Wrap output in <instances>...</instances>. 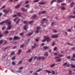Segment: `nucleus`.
I'll return each instance as SVG.
<instances>
[{
	"label": "nucleus",
	"instance_id": "f257e3e1",
	"mask_svg": "<svg viewBox=\"0 0 75 75\" xmlns=\"http://www.w3.org/2000/svg\"><path fill=\"white\" fill-rule=\"evenodd\" d=\"M3 23H8V24L9 25V26H8V28L6 29L7 30L11 29V27L12 26V25H11V22H9L8 20L1 23L0 24H3Z\"/></svg>",
	"mask_w": 75,
	"mask_h": 75
},
{
	"label": "nucleus",
	"instance_id": "f03ea898",
	"mask_svg": "<svg viewBox=\"0 0 75 75\" xmlns=\"http://www.w3.org/2000/svg\"><path fill=\"white\" fill-rule=\"evenodd\" d=\"M44 38H45L46 40H47V42H49V41H50L51 40V39H50V37L44 36Z\"/></svg>",
	"mask_w": 75,
	"mask_h": 75
},
{
	"label": "nucleus",
	"instance_id": "7ed1b4c3",
	"mask_svg": "<svg viewBox=\"0 0 75 75\" xmlns=\"http://www.w3.org/2000/svg\"><path fill=\"white\" fill-rule=\"evenodd\" d=\"M40 28H41V27H37L36 29L37 30L35 31V33H36V34H38V33H39V29H40Z\"/></svg>",
	"mask_w": 75,
	"mask_h": 75
},
{
	"label": "nucleus",
	"instance_id": "20e7f679",
	"mask_svg": "<svg viewBox=\"0 0 75 75\" xmlns=\"http://www.w3.org/2000/svg\"><path fill=\"white\" fill-rule=\"evenodd\" d=\"M57 37H58V35H52V38H57Z\"/></svg>",
	"mask_w": 75,
	"mask_h": 75
},
{
	"label": "nucleus",
	"instance_id": "39448f33",
	"mask_svg": "<svg viewBox=\"0 0 75 75\" xmlns=\"http://www.w3.org/2000/svg\"><path fill=\"white\" fill-rule=\"evenodd\" d=\"M20 38L16 36H15L13 38V40H19Z\"/></svg>",
	"mask_w": 75,
	"mask_h": 75
},
{
	"label": "nucleus",
	"instance_id": "423d86ee",
	"mask_svg": "<svg viewBox=\"0 0 75 75\" xmlns=\"http://www.w3.org/2000/svg\"><path fill=\"white\" fill-rule=\"evenodd\" d=\"M3 12H4L5 14H7V13H8V11H7L6 9L3 10Z\"/></svg>",
	"mask_w": 75,
	"mask_h": 75
},
{
	"label": "nucleus",
	"instance_id": "0eeeda50",
	"mask_svg": "<svg viewBox=\"0 0 75 75\" xmlns=\"http://www.w3.org/2000/svg\"><path fill=\"white\" fill-rule=\"evenodd\" d=\"M64 1L62 0H58L57 1V3H61L62 2H63Z\"/></svg>",
	"mask_w": 75,
	"mask_h": 75
},
{
	"label": "nucleus",
	"instance_id": "6e6552de",
	"mask_svg": "<svg viewBox=\"0 0 75 75\" xmlns=\"http://www.w3.org/2000/svg\"><path fill=\"white\" fill-rule=\"evenodd\" d=\"M21 10L23 11H27V10L23 8H21Z\"/></svg>",
	"mask_w": 75,
	"mask_h": 75
},
{
	"label": "nucleus",
	"instance_id": "1a4fd4ad",
	"mask_svg": "<svg viewBox=\"0 0 75 75\" xmlns=\"http://www.w3.org/2000/svg\"><path fill=\"white\" fill-rule=\"evenodd\" d=\"M44 71H45V72H47L48 74H50L51 73V72L50 71H48L47 70H45Z\"/></svg>",
	"mask_w": 75,
	"mask_h": 75
},
{
	"label": "nucleus",
	"instance_id": "9d476101",
	"mask_svg": "<svg viewBox=\"0 0 75 75\" xmlns=\"http://www.w3.org/2000/svg\"><path fill=\"white\" fill-rule=\"evenodd\" d=\"M38 4H41V5H43V4H45V3L44 2L39 3Z\"/></svg>",
	"mask_w": 75,
	"mask_h": 75
},
{
	"label": "nucleus",
	"instance_id": "9b49d317",
	"mask_svg": "<svg viewBox=\"0 0 75 75\" xmlns=\"http://www.w3.org/2000/svg\"><path fill=\"white\" fill-rule=\"evenodd\" d=\"M71 66L72 68H75V66L74 65L72 64H71Z\"/></svg>",
	"mask_w": 75,
	"mask_h": 75
},
{
	"label": "nucleus",
	"instance_id": "f8f14e48",
	"mask_svg": "<svg viewBox=\"0 0 75 75\" xmlns=\"http://www.w3.org/2000/svg\"><path fill=\"white\" fill-rule=\"evenodd\" d=\"M36 17L37 15H34L33 16V18H36Z\"/></svg>",
	"mask_w": 75,
	"mask_h": 75
},
{
	"label": "nucleus",
	"instance_id": "ddd939ff",
	"mask_svg": "<svg viewBox=\"0 0 75 75\" xmlns=\"http://www.w3.org/2000/svg\"><path fill=\"white\" fill-rule=\"evenodd\" d=\"M20 7V5H18L17 6H15V8H18L19 7Z\"/></svg>",
	"mask_w": 75,
	"mask_h": 75
},
{
	"label": "nucleus",
	"instance_id": "4468645a",
	"mask_svg": "<svg viewBox=\"0 0 75 75\" xmlns=\"http://www.w3.org/2000/svg\"><path fill=\"white\" fill-rule=\"evenodd\" d=\"M56 1H57V0H53V1H52L51 3V4H52V3H54V2H56Z\"/></svg>",
	"mask_w": 75,
	"mask_h": 75
},
{
	"label": "nucleus",
	"instance_id": "2eb2a0df",
	"mask_svg": "<svg viewBox=\"0 0 75 75\" xmlns=\"http://www.w3.org/2000/svg\"><path fill=\"white\" fill-rule=\"evenodd\" d=\"M32 59H33V57H32L31 58H30L29 60V62H31V61H32Z\"/></svg>",
	"mask_w": 75,
	"mask_h": 75
},
{
	"label": "nucleus",
	"instance_id": "dca6fc26",
	"mask_svg": "<svg viewBox=\"0 0 75 75\" xmlns=\"http://www.w3.org/2000/svg\"><path fill=\"white\" fill-rule=\"evenodd\" d=\"M42 69H39L38 70H37L36 72H40V71H42Z\"/></svg>",
	"mask_w": 75,
	"mask_h": 75
},
{
	"label": "nucleus",
	"instance_id": "f3484780",
	"mask_svg": "<svg viewBox=\"0 0 75 75\" xmlns=\"http://www.w3.org/2000/svg\"><path fill=\"white\" fill-rule=\"evenodd\" d=\"M17 15L19 17H20V16H21V13L19 12L18 13H17Z\"/></svg>",
	"mask_w": 75,
	"mask_h": 75
},
{
	"label": "nucleus",
	"instance_id": "a211bd4d",
	"mask_svg": "<svg viewBox=\"0 0 75 75\" xmlns=\"http://www.w3.org/2000/svg\"><path fill=\"white\" fill-rule=\"evenodd\" d=\"M12 60H14L16 59V56H14V57H13L12 58Z\"/></svg>",
	"mask_w": 75,
	"mask_h": 75
},
{
	"label": "nucleus",
	"instance_id": "6ab92c4d",
	"mask_svg": "<svg viewBox=\"0 0 75 75\" xmlns=\"http://www.w3.org/2000/svg\"><path fill=\"white\" fill-rule=\"evenodd\" d=\"M23 23H24V24H28V21H25L23 22Z\"/></svg>",
	"mask_w": 75,
	"mask_h": 75
},
{
	"label": "nucleus",
	"instance_id": "aec40b11",
	"mask_svg": "<svg viewBox=\"0 0 75 75\" xmlns=\"http://www.w3.org/2000/svg\"><path fill=\"white\" fill-rule=\"evenodd\" d=\"M44 55L45 56H46L47 57L48 56V52H46L44 54Z\"/></svg>",
	"mask_w": 75,
	"mask_h": 75
},
{
	"label": "nucleus",
	"instance_id": "412c9836",
	"mask_svg": "<svg viewBox=\"0 0 75 75\" xmlns=\"http://www.w3.org/2000/svg\"><path fill=\"white\" fill-rule=\"evenodd\" d=\"M74 4V2H72L71 4H70V6L71 7H72L73 6V5Z\"/></svg>",
	"mask_w": 75,
	"mask_h": 75
},
{
	"label": "nucleus",
	"instance_id": "4be33fe9",
	"mask_svg": "<svg viewBox=\"0 0 75 75\" xmlns=\"http://www.w3.org/2000/svg\"><path fill=\"white\" fill-rule=\"evenodd\" d=\"M55 66V64H53L52 65H51L50 67L51 68H52L53 67H54Z\"/></svg>",
	"mask_w": 75,
	"mask_h": 75
},
{
	"label": "nucleus",
	"instance_id": "5701e85b",
	"mask_svg": "<svg viewBox=\"0 0 75 75\" xmlns=\"http://www.w3.org/2000/svg\"><path fill=\"white\" fill-rule=\"evenodd\" d=\"M43 48H44V49H45V50H47V48H48V47L46 46L43 47Z\"/></svg>",
	"mask_w": 75,
	"mask_h": 75
},
{
	"label": "nucleus",
	"instance_id": "b1692460",
	"mask_svg": "<svg viewBox=\"0 0 75 75\" xmlns=\"http://www.w3.org/2000/svg\"><path fill=\"white\" fill-rule=\"evenodd\" d=\"M69 75H72V71L71 70L69 71Z\"/></svg>",
	"mask_w": 75,
	"mask_h": 75
},
{
	"label": "nucleus",
	"instance_id": "393cba45",
	"mask_svg": "<svg viewBox=\"0 0 75 75\" xmlns=\"http://www.w3.org/2000/svg\"><path fill=\"white\" fill-rule=\"evenodd\" d=\"M36 45H36L35 44H34V46H33V47H32V48H35V46H36Z\"/></svg>",
	"mask_w": 75,
	"mask_h": 75
},
{
	"label": "nucleus",
	"instance_id": "a878e982",
	"mask_svg": "<svg viewBox=\"0 0 75 75\" xmlns=\"http://www.w3.org/2000/svg\"><path fill=\"white\" fill-rule=\"evenodd\" d=\"M4 41V40H1V41H0V44H2L3 43V42Z\"/></svg>",
	"mask_w": 75,
	"mask_h": 75
},
{
	"label": "nucleus",
	"instance_id": "bb28decb",
	"mask_svg": "<svg viewBox=\"0 0 75 75\" xmlns=\"http://www.w3.org/2000/svg\"><path fill=\"white\" fill-rule=\"evenodd\" d=\"M18 54H20V53H21V50L20 49L18 51Z\"/></svg>",
	"mask_w": 75,
	"mask_h": 75
},
{
	"label": "nucleus",
	"instance_id": "cd10ccee",
	"mask_svg": "<svg viewBox=\"0 0 75 75\" xmlns=\"http://www.w3.org/2000/svg\"><path fill=\"white\" fill-rule=\"evenodd\" d=\"M57 61H58L59 62H60V61H62V59H57Z\"/></svg>",
	"mask_w": 75,
	"mask_h": 75
},
{
	"label": "nucleus",
	"instance_id": "c85d7f7f",
	"mask_svg": "<svg viewBox=\"0 0 75 75\" xmlns=\"http://www.w3.org/2000/svg\"><path fill=\"white\" fill-rule=\"evenodd\" d=\"M15 54V52L13 51V52H11V55H13V54Z\"/></svg>",
	"mask_w": 75,
	"mask_h": 75
},
{
	"label": "nucleus",
	"instance_id": "c756f323",
	"mask_svg": "<svg viewBox=\"0 0 75 75\" xmlns=\"http://www.w3.org/2000/svg\"><path fill=\"white\" fill-rule=\"evenodd\" d=\"M61 10H65V8L64 7H62Z\"/></svg>",
	"mask_w": 75,
	"mask_h": 75
},
{
	"label": "nucleus",
	"instance_id": "7c9ffc66",
	"mask_svg": "<svg viewBox=\"0 0 75 75\" xmlns=\"http://www.w3.org/2000/svg\"><path fill=\"white\" fill-rule=\"evenodd\" d=\"M24 30H27V28H26V25H25L24 26Z\"/></svg>",
	"mask_w": 75,
	"mask_h": 75
},
{
	"label": "nucleus",
	"instance_id": "2f4dec72",
	"mask_svg": "<svg viewBox=\"0 0 75 75\" xmlns=\"http://www.w3.org/2000/svg\"><path fill=\"white\" fill-rule=\"evenodd\" d=\"M12 65H16V63L14 62H12Z\"/></svg>",
	"mask_w": 75,
	"mask_h": 75
},
{
	"label": "nucleus",
	"instance_id": "473e14b6",
	"mask_svg": "<svg viewBox=\"0 0 75 75\" xmlns=\"http://www.w3.org/2000/svg\"><path fill=\"white\" fill-rule=\"evenodd\" d=\"M52 75H54V74H55V71H54L52 70Z\"/></svg>",
	"mask_w": 75,
	"mask_h": 75
},
{
	"label": "nucleus",
	"instance_id": "72a5a7b5",
	"mask_svg": "<svg viewBox=\"0 0 75 75\" xmlns=\"http://www.w3.org/2000/svg\"><path fill=\"white\" fill-rule=\"evenodd\" d=\"M21 63H22V61L21 60L19 62H18V64H21Z\"/></svg>",
	"mask_w": 75,
	"mask_h": 75
},
{
	"label": "nucleus",
	"instance_id": "f704fd0d",
	"mask_svg": "<svg viewBox=\"0 0 75 75\" xmlns=\"http://www.w3.org/2000/svg\"><path fill=\"white\" fill-rule=\"evenodd\" d=\"M54 59H58V58H59V57H54Z\"/></svg>",
	"mask_w": 75,
	"mask_h": 75
},
{
	"label": "nucleus",
	"instance_id": "c9c22d12",
	"mask_svg": "<svg viewBox=\"0 0 75 75\" xmlns=\"http://www.w3.org/2000/svg\"><path fill=\"white\" fill-rule=\"evenodd\" d=\"M20 19H19L16 22V24H18V23H19V21H20Z\"/></svg>",
	"mask_w": 75,
	"mask_h": 75
},
{
	"label": "nucleus",
	"instance_id": "e433bc0d",
	"mask_svg": "<svg viewBox=\"0 0 75 75\" xmlns=\"http://www.w3.org/2000/svg\"><path fill=\"white\" fill-rule=\"evenodd\" d=\"M61 5L62 6H65V5H66V4L64 3H63L61 4Z\"/></svg>",
	"mask_w": 75,
	"mask_h": 75
},
{
	"label": "nucleus",
	"instance_id": "4c0bfd02",
	"mask_svg": "<svg viewBox=\"0 0 75 75\" xmlns=\"http://www.w3.org/2000/svg\"><path fill=\"white\" fill-rule=\"evenodd\" d=\"M46 13V11H43L42 12V14H44L45 13Z\"/></svg>",
	"mask_w": 75,
	"mask_h": 75
},
{
	"label": "nucleus",
	"instance_id": "58836bf2",
	"mask_svg": "<svg viewBox=\"0 0 75 75\" xmlns=\"http://www.w3.org/2000/svg\"><path fill=\"white\" fill-rule=\"evenodd\" d=\"M6 29V27H5V26H4V27H3V28H2V30H4L5 29Z\"/></svg>",
	"mask_w": 75,
	"mask_h": 75
},
{
	"label": "nucleus",
	"instance_id": "ea45409f",
	"mask_svg": "<svg viewBox=\"0 0 75 75\" xmlns=\"http://www.w3.org/2000/svg\"><path fill=\"white\" fill-rule=\"evenodd\" d=\"M30 52H31V50H28L27 52H29V53H30Z\"/></svg>",
	"mask_w": 75,
	"mask_h": 75
},
{
	"label": "nucleus",
	"instance_id": "a19ab883",
	"mask_svg": "<svg viewBox=\"0 0 75 75\" xmlns=\"http://www.w3.org/2000/svg\"><path fill=\"white\" fill-rule=\"evenodd\" d=\"M8 31H5V34H8Z\"/></svg>",
	"mask_w": 75,
	"mask_h": 75
},
{
	"label": "nucleus",
	"instance_id": "79ce46f5",
	"mask_svg": "<svg viewBox=\"0 0 75 75\" xmlns=\"http://www.w3.org/2000/svg\"><path fill=\"white\" fill-rule=\"evenodd\" d=\"M33 33H30L28 35V36H29V35H32Z\"/></svg>",
	"mask_w": 75,
	"mask_h": 75
},
{
	"label": "nucleus",
	"instance_id": "37998d69",
	"mask_svg": "<svg viewBox=\"0 0 75 75\" xmlns=\"http://www.w3.org/2000/svg\"><path fill=\"white\" fill-rule=\"evenodd\" d=\"M38 58L39 60L41 59V57H38Z\"/></svg>",
	"mask_w": 75,
	"mask_h": 75
},
{
	"label": "nucleus",
	"instance_id": "c03bdc74",
	"mask_svg": "<svg viewBox=\"0 0 75 75\" xmlns=\"http://www.w3.org/2000/svg\"><path fill=\"white\" fill-rule=\"evenodd\" d=\"M67 65V63H65L63 65V66H65V65Z\"/></svg>",
	"mask_w": 75,
	"mask_h": 75
},
{
	"label": "nucleus",
	"instance_id": "a18cd8bd",
	"mask_svg": "<svg viewBox=\"0 0 75 75\" xmlns=\"http://www.w3.org/2000/svg\"><path fill=\"white\" fill-rule=\"evenodd\" d=\"M57 49V48L55 47L54 48V51H55V50H56Z\"/></svg>",
	"mask_w": 75,
	"mask_h": 75
},
{
	"label": "nucleus",
	"instance_id": "49530a36",
	"mask_svg": "<svg viewBox=\"0 0 75 75\" xmlns=\"http://www.w3.org/2000/svg\"><path fill=\"white\" fill-rule=\"evenodd\" d=\"M37 56H35L34 57V59H37Z\"/></svg>",
	"mask_w": 75,
	"mask_h": 75
},
{
	"label": "nucleus",
	"instance_id": "de8ad7c7",
	"mask_svg": "<svg viewBox=\"0 0 75 75\" xmlns=\"http://www.w3.org/2000/svg\"><path fill=\"white\" fill-rule=\"evenodd\" d=\"M33 22V21H30L29 22V24H31Z\"/></svg>",
	"mask_w": 75,
	"mask_h": 75
},
{
	"label": "nucleus",
	"instance_id": "09e8293b",
	"mask_svg": "<svg viewBox=\"0 0 75 75\" xmlns=\"http://www.w3.org/2000/svg\"><path fill=\"white\" fill-rule=\"evenodd\" d=\"M46 20V18H43L42 19V21H45Z\"/></svg>",
	"mask_w": 75,
	"mask_h": 75
},
{
	"label": "nucleus",
	"instance_id": "8fccbe9b",
	"mask_svg": "<svg viewBox=\"0 0 75 75\" xmlns=\"http://www.w3.org/2000/svg\"><path fill=\"white\" fill-rule=\"evenodd\" d=\"M39 1V0H36L35 1H34V2H38V1Z\"/></svg>",
	"mask_w": 75,
	"mask_h": 75
},
{
	"label": "nucleus",
	"instance_id": "3c124183",
	"mask_svg": "<svg viewBox=\"0 0 75 75\" xmlns=\"http://www.w3.org/2000/svg\"><path fill=\"white\" fill-rule=\"evenodd\" d=\"M67 58H68V59H70L71 58V57L70 56H68L67 57Z\"/></svg>",
	"mask_w": 75,
	"mask_h": 75
},
{
	"label": "nucleus",
	"instance_id": "603ef678",
	"mask_svg": "<svg viewBox=\"0 0 75 75\" xmlns=\"http://www.w3.org/2000/svg\"><path fill=\"white\" fill-rule=\"evenodd\" d=\"M54 55H57V53H54Z\"/></svg>",
	"mask_w": 75,
	"mask_h": 75
},
{
	"label": "nucleus",
	"instance_id": "864d4df0",
	"mask_svg": "<svg viewBox=\"0 0 75 75\" xmlns=\"http://www.w3.org/2000/svg\"><path fill=\"white\" fill-rule=\"evenodd\" d=\"M59 56L60 57H62V54H60V55H59Z\"/></svg>",
	"mask_w": 75,
	"mask_h": 75
},
{
	"label": "nucleus",
	"instance_id": "5fc2aeb1",
	"mask_svg": "<svg viewBox=\"0 0 75 75\" xmlns=\"http://www.w3.org/2000/svg\"><path fill=\"white\" fill-rule=\"evenodd\" d=\"M41 59H45V58L44 57H41Z\"/></svg>",
	"mask_w": 75,
	"mask_h": 75
},
{
	"label": "nucleus",
	"instance_id": "6e6d98bb",
	"mask_svg": "<svg viewBox=\"0 0 75 75\" xmlns=\"http://www.w3.org/2000/svg\"><path fill=\"white\" fill-rule=\"evenodd\" d=\"M24 47V45H22L21 46L20 48H22V47Z\"/></svg>",
	"mask_w": 75,
	"mask_h": 75
},
{
	"label": "nucleus",
	"instance_id": "4d7b16f0",
	"mask_svg": "<svg viewBox=\"0 0 75 75\" xmlns=\"http://www.w3.org/2000/svg\"><path fill=\"white\" fill-rule=\"evenodd\" d=\"M45 41H46V40H43L42 41V42H45Z\"/></svg>",
	"mask_w": 75,
	"mask_h": 75
},
{
	"label": "nucleus",
	"instance_id": "13d9d810",
	"mask_svg": "<svg viewBox=\"0 0 75 75\" xmlns=\"http://www.w3.org/2000/svg\"><path fill=\"white\" fill-rule=\"evenodd\" d=\"M54 23H55V22H52L51 24V25H53L54 24Z\"/></svg>",
	"mask_w": 75,
	"mask_h": 75
},
{
	"label": "nucleus",
	"instance_id": "bf43d9fd",
	"mask_svg": "<svg viewBox=\"0 0 75 75\" xmlns=\"http://www.w3.org/2000/svg\"><path fill=\"white\" fill-rule=\"evenodd\" d=\"M29 3V1H27L25 2V4H27V3Z\"/></svg>",
	"mask_w": 75,
	"mask_h": 75
},
{
	"label": "nucleus",
	"instance_id": "052dcab7",
	"mask_svg": "<svg viewBox=\"0 0 75 75\" xmlns=\"http://www.w3.org/2000/svg\"><path fill=\"white\" fill-rule=\"evenodd\" d=\"M35 41H37V42H38V41H39V40L38 39H36L35 40Z\"/></svg>",
	"mask_w": 75,
	"mask_h": 75
},
{
	"label": "nucleus",
	"instance_id": "680f3d73",
	"mask_svg": "<svg viewBox=\"0 0 75 75\" xmlns=\"http://www.w3.org/2000/svg\"><path fill=\"white\" fill-rule=\"evenodd\" d=\"M5 8V6H3L1 8L2 9H3V8Z\"/></svg>",
	"mask_w": 75,
	"mask_h": 75
},
{
	"label": "nucleus",
	"instance_id": "e2e57ef3",
	"mask_svg": "<svg viewBox=\"0 0 75 75\" xmlns=\"http://www.w3.org/2000/svg\"><path fill=\"white\" fill-rule=\"evenodd\" d=\"M45 45V44H44V43H42L41 44V45L42 46H43V45Z\"/></svg>",
	"mask_w": 75,
	"mask_h": 75
},
{
	"label": "nucleus",
	"instance_id": "0e129e2a",
	"mask_svg": "<svg viewBox=\"0 0 75 75\" xmlns=\"http://www.w3.org/2000/svg\"><path fill=\"white\" fill-rule=\"evenodd\" d=\"M23 67H20V68H19V69L20 70H21V69H23Z\"/></svg>",
	"mask_w": 75,
	"mask_h": 75
},
{
	"label": "nucleus",
	"instance_id": "69168bd1",
	"mask_svg": "<svg viewBox=\"0 0 75 75\" xmlns=\"http://www.w3.org/2000/svg\"><path fill=\"white\" fill-rule=\"evenodd\" d=\"M3 37V35L0 34V37Z\"/></svg>",
	"mask_w": 75,
	"mask_h": 75
},
{
	"label": "nucleus",
	"instance_id": "338daca9",
	"mask_svg": "<svg viewBox=\"0 0 75 75\" xmlns=\"http://www.w3.org/2000/svg\"><path fill=\"white\" fill-rule=\"evenodd\" d=\"M54 33H57V30H54Z\"/></svg>",
	"mask_w": 75,
	"mask_h": 75
},
{
	"label": "nucleus",
	"instance_id": "774afa93",
	"mask_svg": "<svg viewBox=\"0 0 75 75\" xmlns=\"http://www.w3.org/2000/svg\"><path fill=\"white\" fill-rule=\"evenodd\" d=\"M73 57H74V58H75V54H73Z\"/></svg>",
	"mask_w": 75,
	"mask_h": 75
}]
</instances>
